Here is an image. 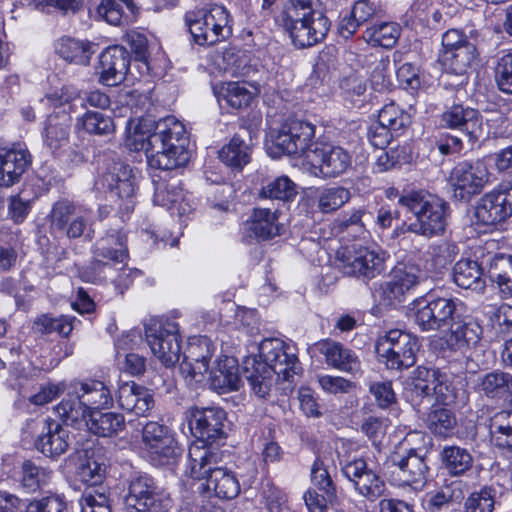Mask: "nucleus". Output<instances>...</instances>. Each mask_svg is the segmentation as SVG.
Masks as SVG:
<instances>
[{
    "label": "nucleus",
    "instance_id": "55",
    "mask_svg": "<svg viewBox=\"0 0 512 512\" xmlns=\"http://www.w3.org/2000/svg\"><path fill=\"white\" fill-rule=\"evenodd\" d=\"M259 195L263 199L291 201L297 195L296 185L287 176H281L263 186Z\"/></svg>",
    "mask_w": 512,
    "mask_h": 512
},
{
    "label": "nucleus",
    "instance_id": "10",
    "mask_svg": "<svg viewBox=\"0 0 512 512\" xmlns=\"http://www.w3.org/2000/svg\"><path fill=\"white\" fill-rule=\"evenodd\" d=\"M408 393L414 406L420 405L424 400L430 403L433 399L448 405L454 399L447 373L436 367L418 366L414 369Z\"/></svg>",
    "mask_w": 512,
    "mask_h": 512
},
{
    "label": "nucleus",
    "instance_id": "12",
    "mask_svg": "<svg viewBox=\"0 0 512 512\" xmlns=\"http://www.w3.org/2000/svg\"><path fill=\"white\" fill-rule=\"evenodd\" d=\"M124 503L128 512H169L172 507L170 497L160 491L147 474L130 479Z\"/></svg>",
    "mask_w": 512,
    "mask_h": 512
},
{
    "label": "nucleus",
    "instance_id": "42",
    "mask_svg": "<svg viewBox=\"0 0 512 512\" xmlns=\"http://www.w3.org/2000/svg\"><path fill=\"white\" fill-rule=\"evenodd\" d=\"M123 415L115 412L94 411L90 414L86 429L101 437H112L123 430Z\"/></svg>",
    "mask_w": 512,
    "mask_h": 512
},
{
    "label": "nucleus",
    "instance_id": "49",
    "mask_svg": "<svg viewBox=\"0 0 512 512\" xmlns=\"http://www.w3.org/2000/svg\"><path fill=\"white\" fill-rule=\"evenodd\" d=\"M477 56V50L473 43H464L451 52H444V64L452 73L463 75L471 67Z\"/></svg>",
    "mask_w": 512,
    "mask_h": 512
},
{
    "label": "nucleus",
    "instance_id": "44",
    "mask_svg": "<svg viewBox=\"0 0 512 512\" xmlns=\"http://www.w3.org/2000/svg\"><path fill=\"white\" fill-rule=\"evenodd\" d=\"M214 93L219 101L224 100L226 104L234 109L247 107L253 94L245 84L239 82H227L214 86Z\"/></svg>",
    "mask_w": 512,
    "mask_h": 512
},
{
    "label": "nucleus",
    "instance_id": "22",
    "mask_svg": "<svg viewBox=\"0 0 512 512\" xmlns=\"http://www.w3.org/2000/svg\"><path fill=\"white\" fill-rule=\"evenodd\" d=\"M214 351L213 343L208 337L201 336L192 339L179 363L181 374L186 378L195 379L197 382L201 381V378L209 370V363Z\"/></svg>",
    "mask_w": 512,
    "mask_h": 512
},
{
    "label": "nucleus",
    "instance_id": "20",
    "mask_svg": "<svg viewBox=\"0 0 512 512\" xmlns=\"http://www.w3.org/2000/svg\"><path fill=\"white\" fill-rule=\"evenodd\" d=\"M314 167L324 178H334L344 174L352 165L350 153L339 145L316 141L308 154Z\"/></svg>",
    "mask_w": 512,
    "mask_h": 512
},
{
    "label": "nucleus",
    "instance_id": "11",
    "mask_svg": "<svg viewBox=\"0 0 512 512\" xmlns=\"http://www.w3.org/2000/svg\"><path fill=\"white\" fill-rule=\"evenodd\" d=\"M375 349L388 369L403 370L416 363L419 342L416 336L406 331L392 329L377 340Z\"/></svg>",
    "mask_w": 512,
    "mask_h": 512
},
{
    "label": "nucleus",
    "instance_id": "15",
    "mask_svg": "<svg viewBox=\"0 0 512 512\" xmlns=\"http://www.w3.org/2000/svg\"><path fill=\"white\" fill-rule=\"evenodd\" d=\"M145 336L151 351L162 364L170 367L179 362L181 346L176 322L153 320L145 327Z\"/></svg>",
    "mask_w": 512,
    "mask_h": 512
},
{
    "label": "nucleus",
    "instance_id": "60",
    "mask_svg": "<svg viewBox=\"0 0 512 512\" xmlns=\"http://www.w3.org/2000/svg\"><path fill=\"white\" fill-rule=\"evenodd\" d=\"M494 504V490L483 487L468 496L464 504V512H493Z\"/></svg>",
    "mask_w": 512,
    "mask_h": 512
},
{
    "label": "nucleus",
    "instance_id": "58",
    "mask_svg": "<svg viewBox=\"0 0 512 512\" xmlns=\"http://www.w3.org/2000/svg\"><path fill=\"white\" fill-rule=\"evenodd\" d=\"M354 489L369 501H375L385 494L386 484L374 471L369 469L357 482Z\"/></svg>",
    "mask_w": 512,
    "mask_h": 512
},
{
    "label": "nucleus",
    "instance_id": "25",
    "mask_svg": "<svg viewBox=\"0 0 512 512\" xmlns=\"http://www.w3.org/2000/svg\"><path fill=\"white\" fill-rule=\"evenodd\" d=\"M130 54L122 46H111L105 49L99 57L96 73L98 80L106 86H116L126 78L130 66Z\"/></svg>",
    "mask_w": 512,
    "mask_h": 512
},
{
    "label": "nucleus",
    "instance_id": "33",
    "mask_svg": "<svg viewBox=\"0 0 512 512\" xmlns=\"http://www.w3.org/2000/svg\"><path fill=\"white\" fill-rule=\"evenodd\" d=\"M466 483L461 480H453L443 484L427 494V510L440 512L449 507L460 504L466 492Z\"/></svg>",
    "mask_w": 512,
    "mask_h": 512
},
{
    "label": "nucleus",
    "instance_id": "27",
    "mask_svg": "<svg viewBox=\"0 0 512 512\" xmlns=\"http://www.w3.org/2000/svg\"><path fill=\"white\" fill-rule=\"evenodd\" d=\"M30 152L20 146L0 147V187L18 183L31 165Z\"/></svg>",
    "mask_w": 512,
    "mask_h": 512
},
{
    "label": "nucleus",
    "instance_id": "54",
    "mask_svg": "<svg viewBox=\"0 0 512 512\" xmlns=\"http://www.w3.org/2000/svg\"><path fill=\"white\" fill-rule=\"evenodd\" d=\"M378 122L396 132L398 136L410 124V115L396 103L390 102L379 111Z\"/></svg>",
    "mask_w": 512,
    "mask_h": 512
},
{
    "label": "nucleus",
    "instance_id": "63",
    "mask_svg": "<svg viewBox=\"0 0 512 512\" xmlns=\"http://www.w3.org/2000/svg\"><path fill=\"white\" fill-rule=\"evenodd\" d=\"M311 479L315 486L331 501L336 498V486L333 483L323 462L317 459L311 469Z\"/></svg>",
    "mask_w": 512,
    "mask_h": 512
},
{
    "label": "nucleus",
    "instance_id": "29",
    "mask_svg": "<svg viewBox=\"0 0 512 512\" xmlns=\"http://www.w3.org/2000/svg\"><path fill=\"white\" fill-rule=\"evenodd\" d=\"M41 433L35 440V447L47 457H57L65 453L70 445L69 432L54 420L35 423Z\"/></svg>",
    "mask_w": 512,
    "mask_h": 512
},
{
    "label": "nucleus",
    "instance_id": "28",
    "mask_svg": "<svg viewBox=\"0 0 512 512\" xmlns=\"http://www.w3.org/2000/svg\"><path fill=\"white\" fill-rule=\"evenodd\" d=\"M425 278V272L418 265L400 263L394 268L391 281L385 283L383 294L390 302H400L406 292L415 288Z\"/></svg>",
    "mask_w": 512,
    "mask_h": 512
},
{
    "label": "nucleus",
    "instance_id": "3",
    "mask_svg": "<svg viewBox=\"0 0 512 512\" xmlns=\"http://www.w3.org/2000/svg\"><path fill=\"white\" fill-rule=\"evenodd\" d=\"M277 21L300 49L323 41L331 26L328 17L314 8V0H287Z\"/></svg>",
    "mask_w": 512,
    "mask_h": 512
},
{
    "label": "nucleus",
    "instance_id": "16",
    "mask_svg": "<svg viewBox=\"0 0 512 512\" xmlns=\"http://www.w3.org/2000/svg\"><path fill=\"white\" fill-rule=\"evenodd\" d=\"M337 259L343 273L349 276L372 279L384 271L383 256L367 247H343L338 250Z\"/></svg>",
    "mask_w": 512,
    "mask_h": 512
},
{
    "label": "nucleus",
    "instance_id": "34",
    "mask_svg": "<svg viewBox=\"0 0 512 512\" xmlns=\"http://www.w3.org/2000/svg\"><path fill=\"white\" fill-rule=\"evenodd\" d=\"M240 383L241 379L236 359L228 356L221 358L217 366L211 371V388L218 393H226L238 390Z\"/></svg>",
    "mask_w": 512,
    "mask_h": 512
},
{
    "label": "nucleus",
    "instance_id": "35",
    "mask_svg": "<svg viewBox=\"0 0 512 512\" xmlns=\"http://www.w3.org/2000/svg\"><path fill=\"white\" fill-rule=\"evenodd\" d=\"M55 412L64 424L77 429L86 428L91 414L78 394L74 393L70 387L67 397L55 407Z\"/></svg>",
    "mask_w": 512,
    "mask_h": 512
},
{
    "label": "nucleus",
    "instance_id": "62",
    "mask_svg": "<svg viewBox=\"0 0 512 512\" xmlns=\"http://www.w3.org/2000/svg\"><path fill=\"white\" fill-rule=\"evenodd\" d=\"M81 512H111L105 492L96 489L86 490L79 499Z\"/></svg>",
    "mask_w": 512,
    "mask_h": 512
},
{
    "label": "nucleus",
    "instance_id": "56",
    "mask_svg": "<svg viewBox=\"0 0 512 512\" xmlns=\"http://www.w3.org/2000/svg\"><path fill=\"white\" fill-rule=\"evenodd\" d=\"M458 253V246L448 241L431 244L427 250L432 266L436 270H441L450 265L455 260Z\"/></svg>",
    "mask_w": 512,
    "mask_h": 512
},
{
    "label": "nucleus",
    "instance_id": "41",
    "mask_svg": "<svg viewBox=\"0 0 512 512\" xmlns=\"http://www.w3.org/2000/svg\"><path fill=\"white\" fill-rule=\"evenodd\" d=\"M70 118L66 114L51 115L44 128V143L52 152L60 150L69 143Z\"/></svg>",
    "mask_w": 512,
    "mask_h": 512
},
{
    "label": "nucleus",
    "instance_id": "50",
    "mask_svg": "<svg viewBox=\"0 0 512 512\" xmlns=\"http://www.w3.org/2000/svg\"><path fill=\"white\" fill-rule=\"evenodd\" d=\"M490 435L497 447L512 449V411H500L491 418Z\"/></svg>",
    "mask_w": 512,
    "mask_h": 512
},
{
    "label": "nucleus",
    "instance_id": "59",
    "mask_svg": "<svg viewBox=\"0 0 512 512\" xmlns=\"http://www.w3.org/2000/svg\"><path fill=\"white\" fill-rule=\"evenodd\" d=\"M495 82L502 93L512 95V50L498 58L495 67Z\"/></svg>",
    "mask_w": 512,
    "mask_h": 512
},
{
    "label": "nucleus",
    "instance_id": "31",
    "mask_svg": "<svg viewBox=\"0 0 512 512\" xmlns=\"http://www.w3.org/2000/svg\"><path fill=\"white\" fill-rule=\"evenodd\" d=\"M244 229L257 241H266L280 234L278 209L255 207L244 223Z\"/></svg>",
    "mask_w": 512,
    "mask_h": 512
},
{
    "label": "nucleus",
    "instance_id": "13",
    "mask_svg": "<svg viewBox=\"0 0 512 512\" xmlns=\"http://www.w3.org/2000/svg\"><path fill=\"white\" fill-rule=\"evenodd\" d=\"M186 419L191 433L196 438L192 445L198 444L217 451L213 446L225 439V411L220 407H190L186 411Z\"/></svg>",
    "mask_w": 512,
    "mask_h": 512
},
{
    "label": "nucleus",
    "instance_id": "45",
    "mask_svg": "<svg viewBox=\"0 0 512 512\" xmlns=\"http://www.w3.org/2000/svg\"><path fill=\"white\" fill-rule=\"evenodd\" d=\"M56 51L64 60L81 65H87L94 53L91 43L69 37L58 41Z\"/></svg>",
    "mask_w": 512,
    "mask_h": 512
},
{
    "label": "nucleus",
    "instance_id": "19",
    "mask_svg": "<svg viewBox=\"0 0 512 512\" xmlns=\"http://www.w3.org/2000/svg\"><path fill=\"white\" fill-rule=\"evenodd\" d=\"M487 181V167L481 160L460 162L450 174L453 195L458 200H469L472 195L480 193Z\"/></svg>",
    "mask_w": 512,
    "mask_h": 512
},
{
    "label": "nucleus",
    "instance_id": "32",
    "mask_svg": "<svg viewBox=\"0 0 512 512\" xmlns=\"http://www.w3.org/2000/svg\"><path fill=\"white\" fill-rule=\"evenodd\" d=\"M70 388L78 394L90 413L99 411L100 408H107L113 402L110 389L99 380L73 381Z\"/></svg>",
    "mask_w": 512,
    "mask_h": 512
},
{
    "label": "nucleus",
    "instance_id": "64",
    "mask_svg": "<svg viewBox=\"0 0 512 512\" xmlns=\"http://www.w3.org/2000/svg\"><path fill=\"white\" fill-rule=\"evenodd\" d=\"M66 503L60 495H48L33 500L26 507V512H64Z\"/></svg>",
    "mask_w": 512,
    "mask_h": 512
},
{
    "label": "nucleus",
    "instance_id": "40",
    "mask_svg": "<svg viewBox=\"0 0 512 512\" xmlns=\"http://www.w3.org/2000/svg\"><path fill=\"white\" fill-rule=\"evenodd\" d=\"M487 276L503 298H512V255L497 254L489 261Z\"/></svg>",
    "mask_w": 512,
    "mask_h": 512
},
{
    "label": "nucleus",
    "instance_id": "24",
    "mask_svg": "<svg viewBox=\"0 0 512 512\" xmlns=\"http://www.w3.org/2000/svg\"><path fill=\"white\" fill-rule=\"evenodd\" d=\"M142 440L149 453L160 463L178 456L179 448L171 430L158 422H147L142 429Z\"/></svg>",
    "mask_w": 512,
    "mask_h": 512
},
{
    "label": "nucleus",
    "instance_id": "38",
    "mask_svg": "<svg viewBox=\"0 0 512 512\" xmlns=\"http://www.w3.org/2000/svg\"><path fill=\"white\" fill-rule=\"evenodd\" d=\"M440 461L448 475L459 477L472 469L474 459L466 448L457 445H446L440 452Z\"/></svg>",
    "mask_w": 512,
    "mask_h": 512
},
{
    "label": "nucleus",
    "instance_id": "17",
    "mask_svg": "<svg viewBox=\"0 0 512 512\" xmlns=\"http://www.w3.org/2000/svg\"><path fill=\"white\" fill-rule=\"evenodd\" d=\"M315 126L307 121L289 119L273 137V144L282 153L290 156L306 155L313 149Z\"/></svg>",
    "mask_w": 512,
    "mask_h": 512
},
{
    "label": "nucleus",
    "instance_id": "6",
    "mask_svg": "<svg viewBox=\"0 0 512 512\" xmlns=\"http://www.w3.org/2000/svg\"><path fill=\"white\" fill-rule=\"evenodd\" d=\"M128 257L126 235L120 231H111L98 239L93 249L90 265L79 269V278L87 283L98 284L108 281L115 272V263H121Z\"/></svg>",
    "mask_w": 512,
    "mask_h": 512
},
{
    "label": "nucleus",
    "instance_id": "37",
    "mask_svg": "<svg viewBox=\"0 0 512 512\" xmlns=\"http://www.w3.org/2000/svg\"><path fill=\"white\" fill-rule=\"evenodd\" d=\"M445 335V341L452 350H461L475 345L482 334L481 326L474 321H453Z\"/></svg>",
    "mask_w": 512,
    "mask_h": 512
},
{
    "label": "nucleus",
    "instance_id": "1",
    "mask_svg": "<svg viewBox=\"0 0 512 512\" xmlns=\"http://www.w3.org/2000/svg\"><path fill=\"white\" fill-rule=\"evenodd\" d=\"M189 140L184 125L174 117H166L157 123L156 131L148 136L134 131L126 145L136 151H144L148 165L161 170L152 175L154 185L153 202L165 207L171 215H189L193 208L190 194L181 188L177 177H169L167 171L185 165L189 160Z\"/></svg>",
    "mask_w": 512,
    "mask_h": 512
},
{
    "label": "nucleus",
    "instance_id": "61",
    "mask_svg": "<svg viewBox=\"0 0 512 512\" xmlns=\"http://www.w3.org/2000/svg\"><path fill=\"white\" fill-rule=\"evenodd\" d=\"M106 466L95 459L88 458L77 469L78 479L90 487L102 483L105 477Z\"/></svg>",
    "mask_w": 512,
    "mask_h": 512
},
{
    "label": "nucleus",
    "instance_id": "48",
    "mask_svg": "<svg viewBox=\"0 0 512 512\" xmlns=\"http://www.w3.org/2000/svg\"><path fill=\"white\" fill-rule=\"evenodd\" d=\"M75 321V317L68 315L53 317L50 314H42L35 318L32 328L35 333L41 335L58 333L63 337H67L72 332Z\"/></svg>",
    "mask_w": 512,
    "mask_h": 512
},
{
    "label": "nucleus",
    "instance_id": "52",
    "mask_svg": "<svg viewBox=\"0 0 512 512\" xmlns=\"http://www.w3.org/2000/svg\"><path fill=\"white\" fill-rule=\"evenodd\" d=\"M427 428L435 435L447 437L456 425L454 413L446 407H433L426 417Z\"/></svg>",
    "mask_w": 512,
    "mask_h": 512
},
{
    "label": "nucleus",
    "instance_id": "23",
    "mask_svg": "<svg viewBox=\"0 0 512 512\" xmlns=\"http://www.w3.org/2000/svg\"><path fill=\"white\" fill-rule=\"evenodd\" d=\"M393 465V481L396 485L409 486L414 490H420L425 486L429 467L425 459L414 449H410L405 456L394 458Z\"/></svg>",
    "mask_w": 512,
    "mask_h": 512
},
{
    "label": "nucleus",
    "instance_id": "39",
    "mask_svg": "<svg viewBox=\"0 0 512 512\" xmlns=\"http://www.w3.org/2000/svg\"><path fill=\"white\" fill-rule=\"evenodd\" d=\"M476 390L488 398L506 400L512 396V375L495 371L479 376Z\"/></svg>",
    "mask_w": 512,
    "mask_h": 512
},
{
    "label": "nucleus",
    "instance_id": "47",
    "mask_svg": "<svg viewBox=\"0 0 512 512\" xmlns=\"http://www.w3.org/2000/svg\"><path fill=\"white\" fill-rule=\"evenodd\" d=\"M219 159L227 166L242 169L251 160V148L239 136H233L219 151Z\"/></svg>",
    "mask_w": 512,
    "mask_h": 512
},
{
    "label": "nucleus",
    "instance_id": "4",
    "mask_svg": "<svg viewBox=\"0 0 512 512\" xmlns=\"http://www.w3.org/2000/svg\"><path fill=\"white\" fill-rule=\"evenodd\" d=\"M398 203L411 211L416 220L396 228V235L407 231L431 238L445 232L450 206L443 199L424 190H412L401 195Z\"/></svg>",
    "mask_w": 512,
    "mask_h": 512
},
{
    "label": "nucleus",
    "instance_id": "8",
    "mask_svg": "<svg viewBox=\"0 0 512 512\" xmlns=\"http://www.w3.org/2000/svg\"><path fill=\"white\" fill-rule=\"evenodd\" d=\"M184 19L199 45H214L232 34L229 12L222 5L214 4L209 10L189 11Z\"/></svg>",
    "mask_w": 512,
    "mask_h": 512
},
{
    "label": "nucleus",
    "instance_id": "14",
    "mask_svg": "<svg viewBox=\"0 0 512 512\" xmlns=\"http://www.w3.org/2000/svg\"><path fill=\"white\" fill-rule=\"evenodd\" d=\"M414 321L421 331H438L447 328L457 317V303L452 298L434 297L416 299L412 303Z\"/></svg>",
    "mask_w": 512,
    "mask_h": 512
},
{
    "label": "nucleus",
    "instance_id": "9",
    "mask_svg": "<svg viewBox=\"0 0 512 512\" xmlns=\"http://www.w3.org/2000/svg\"><path fill=\"white\" fill-rule=\"evenodd\" d=\"M49 217L52 231L62 233L68 239L82 236L92 239L94 215L87 205L61 199L53 204Z\"/></svg>",
    "mask_w": 512,
    "mask_h": 512
},
{
    "label": "nucleus",
    "instance_id": "43",
    "mask_svg": "<svg viewBox=\"0 0 512 512\" xmlns=\"http://www.w3.org/2000/svg\"><path fill=\"white\" fill-rule=\"evenodd\" d=\"M483 270L477 261L471 259L459 260L453 268V280L455 284L464 289L482 290Z\"/></svg>",
    "mask_w": 512,
    "mask_h": 512
},
{
    "label": "nucleus",
    "instance_id": "51",
    "mask_svg": "<svg viewBox=\"0 0 512 512\" xmlns=\"http://www.w3.org/2000/svg\"><path fill=\"white\" fill-rule=\"evenodd\" d=\"M76 128L94 135H109L114 132L113 119L101 112L87 111L77 118Z\"/></svg>",
    "mask_w": 512,
    "mask_h": 512
},
{
    "label": "nucleus",
    "instance_id": "53",
    "mask_svg": "<svg viewBox=\"0 0 512 512\" xmlns=\"http://www.w3.org/2000/svg\"><path fill=\"white\" fill-rule=\"evenodd\" d=\"M21 484L28 492H35L46 486L52 477V471L37 466L31 460L22 463Z\"/></svg>",
    "mask_w": 512,
    "mask_h": 512
},
{
    "label": "nucleus",
    "instance_id": "2",
    "mask_svg": "<svg viewBox=\"0 0 512 512\" xmlns=\"http://www.w3.org/2000/svg\"><path fill=\"white\" fill-rule=\"evenodd\" d=\"M259 356L245 362V377L254 393L264 398L270 392L273 375L284 381H292L301 371L292 348L278 338L264 339L259 345Z\"/></svg>",
    "mask_w": 512,
    "mask_h": 512
},
{
    "label": "nucleus",
    "instance_id": "57",
    "mask_svg": "<svg viewBox=\"0 0 512 512\" xmlns=\"http://www.w3.org/2000/svg\"><path fill=\"white\" fill-rule=\"evenodd\" d=\"M348 189L337 186L323 189L318 195V208L322 213H331L342 207L350 199Z\"/></svg>",
    "mask_w": 512,
    "mask_h": 512
},
{
    "label": "nucleus",
    "instance_id": "21",
    "mask_svg": "<svg viewBox=\"0 0 512 512\" xmlns=\"http://www.w3.org/2000/svg\"><path fill=\"white\" fill-rule=\"evenodd\" d=\"M443 126L459 130L470 144H474L484 135V122L476 109L454 104L441 116Z\"/></svg>",
    "mask_w": 512,
    "mask_h": 512
},
{
    "label": "nucleus",
    "instance_id": "26",
    "mask_svg": "<svg viewBox=\"0 0 512 512\" xmlns=\"http://www.w3.org/2000/svg\"><path fill=\"white\" fill-rule=\"evenodd\" d=\"M309 349L323 355L328 366L341 372L356 375L361 370V362L356 353L338 341L322 339Z\"/></svg>",
    "mask_w": 512,
    "mask_h": 512
},
{
    "label": "nucleus",
    "instance_id": "36",
    "mask_svg": "<svg viewBox=\"0 0 512 512\" xmlns=\"http://www.w3.org/2000/svg\"><path fill=\"white\" fill-rule=\"evenodd\" d=\"M47 99L51 104L55 106H61L66 103H70L76 99L83 101V106L89 104L92 107L105 109L110 105V98L104 92L100 90H93L82 93L73 86H64L60 91H56L47 96Z\"/></svg>",
    "mask_w": 512,
    "mask_h": 512
},
{
    "label": "nucleus",
    "instance_id": "5",
    "mask_svg": "<svg viewBox=\"0 0 512 512\" xmlns=\"http://www.w3.org/2000/svg\"><path fill=\"white\" fill-rule=\"evenodd\" d=\"M187 473L194 479H206L208 490L220 499H233L240 492V484L235 474L219 467L220 454L200 445H191L188 452Z\"/></svg>",
    "mask_w": 512,
    "mask_h": 512
},
{
    "label": "nucleus",
    "instance_id": "30",
    "mask_svg": "<svg viewBox=\"0 0 512 512\" xmlns=\"http://www.w3.org/2000/svg\"><path fill=\"white\" fill-rule=\"evenodd\" d=\"M116 398L121 409L137 416H148L154 407L151 391L133 381L121 383Z\"/></svg>",
    "mask_w": 512,
    "mask_h": 512
},
{
    "label": "nucleus",
    "instance_id": "18",
    "mask_svg": "<svg viewBox=\"0 0 512 512\" xmlns=\"http://www.w3.org/2000/svg\"><path fill=\"white\" fill-rule=\"evenodd\" d=\"M512 216V184L502 182L482 196L475 217L484 225H495Z\"/></svg>",
    "mask_w": 512,
    "mask_h": 512
},
{
    "label": "nucleus",
    "instance_id": "7",
    "mask_svg": "<svg viewBox=\"0 0 512 512\" xmlns=\"http://www.w3.org/2000/svg\"><path fill=\"white\" fill-rule=\"evenodd\" d=\"M140 172L123 162L109 165L100 185L107 199L122 213H130L135 206Z\"/></svg>",
    "mask_w": 512,
    "mask_h": 512
},
{
    "label": "nucleus",
    "instance_id": "46",
    "mask_svg": "<svg viewBox=\"0 0 512 512\" xmlns=\"http://www.w3.org/2000/svg\"><path fill=\"white\" fill-rule=\"evenodd\" d=\"M400 26L395 22H383L367 28L363 39L372 46L392 48L400 37Z\"/></svg>",
    "mask_w": 512,
    "mask_h": 512
}]
</instances>
